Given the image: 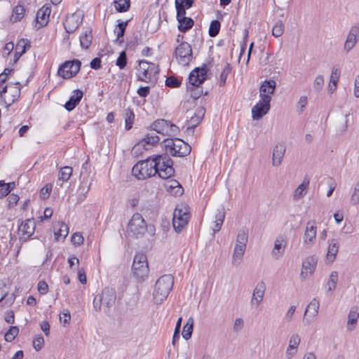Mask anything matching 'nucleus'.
Returning a JSON list of instances; mask_svg holds the SVG:
<instances>
[{
  "instance_id": "13d9d810",
  "label": "nucleus",
  "mask_w": 359,
  "mask_h": 359,
  "mask_svg": "<svg viewBox=\"0 0 359 359\" xmlns=\"http://www.w3.org/2000/svg\"><path fill=\"white\" fill-rule=\"evenodd\" d=\"M71 315L70 312L67 309H65L61 312L59 316V320L60 323H62L64 326L68 325L70 322Z\"/></svg>"
},
{
  "instance_id": "f704fd0d",
  "label": "nucleus",
  "mask_w": 359,
  "mask_h": 359,
  "mask_svg": "<svg viewBox=\"0 0 359 359\" xmlns=\"http://www.w3.org/2000/svg\"><path fill=\"white\" fill-rule=\"evenodd\" d=\"M54 229V236L56 241H60V238L65 239L69 233V227L64 222L58 223Z\"/></svg>"
},
{
  "instance_id": "a18cd8bd",
  "label": "nucleus",
  "mask_w": 359,
  "mask_h": 359,
  "mask_svg": "<svg viewBox=\"0 0 359 359\" xmlns=\"http://www.w3.org/2000/svg\"><path fill=\"white\" fill-rule=\"evenodd\" d=\"M350 203L352 205H359V181L354 184L352 189L350 196Z\"/></svg>"
},
{
  "instance_id": "20e7f679",
  "label": "nucleus",
  "mask_w": 359,
  "mask_h": 359,
  "mask_svg": "<svg viewBox=\"0 0 359 359\" xmlns=\"http://www.w3.org/2000/svg\"><path fill=\"white\" fill-rule=\"evenodd\" d=\"M149 271L147 256L142 252L135 254L132 265V273L137 281L140 283L144 281L148 276Z\"/></svg>"
},
{
  "instance_id": "680f3d73",
  "label": "nucleus",
  "mask_w": 359,
  "mask_h": 359,
  "mask_svg": "<svg viewBox=\"0 0 359 359\" xmlns=\"http://www.w3.org/2000/svg\"><path fill=\"white\" fill-rule=\"evenodd\" d=\"M244 327V320L241 318H236L233 324V330L234 332L238 333L241 332Z\"/></svg>"
},
{
  "instance_id": "bb28decb",
  "label": "nucleus",
  "mask_w": 359,
  "mask_h": 359,
  "mask_svg": "<svg viewBox=\"0 0 359 359\" xmlns=\"http://www.w3.org/2000/svg\"><path fill=\"white\" fill-rule=\"evenodd\" d=\"M319 306V301L316 298H313L309 302L304 312V316H308V318H306L307 324L311 323V320H309L310 318H313L318 315Z\"/></svg>"
},
{
  "instance_id": "aec40b11",
  "label": "nucleus",
  "mask_w": 359,
  "mask_h": 359,
  "mask_svg": "<svg viewBox=\"0 0 359 359\" xmlns=\"http://www.w3.org/2000/svg\"><path fill=\"white\" fill-rule=\"evenodd\" d=\"M270 109L269 98L265 97L252 108V117L254 120H259L266 114Z\"/></svg>"
},
{
  "instance_id": "e2e57ef3",
  "label": "nucleus",
  "mask_w": 359,
  "mask_h": 359,
  "mask_svg": "<svg viewBox=\"0 0 359 359\" xmlns=\"http://www.w3.org/2000/svg\"><path fill=\"white\" fill-rule=\"evenodd\" d=\"M52 188L53 185L51 184H46L43 187H42L40 191L41 198L43 199L48 198Z\"/></svg>"
},
{
  "instance_id": "2eb2a0df",
  "label": "nucleus",
  "mask_w": 359,
  "mask_h": 359,
  "mask_svg": "<svg viewBox=\"0 0 359 359\" xmlns=\"http://www.w3.org/2000/svg\"><path fill=\"white\" fill-rule=\"evenodd\" d=\"M318 264L317 256L313 255L306 257L302 262L300 278L305 280L309 278L315 272Z\"/></svg>"
},
{
  "instance_id": "c9c22d12",
  "label": "nucleus",
  "mask_w": 359,
  "mask_h": 359,
  "mask_svg": "<svg viewBox=\"0 0 359 359\" xmlns=\"http://www.w3.org/2000/svg\"><path fill=\"white\" fill-rule=\"evenodd\" d=\"M225 218V211L224 208L217 210V213L215 215V220L214 221V227L212 228L213 235L218 232L222 226Z\"/></svg>"
},
{
  "instance_id": "c85d7f7f",
  "label": "nucleus",
  "mask_w": 359,
  "mask_h": 359,
  "mask_svg": "<svg viewBox=\"0 0 359 359\" xmlns=\"http://www.w3.org/2000/svg\"><path fill=\"white\" fill-rule=\"evenodd\" d=\"M50 13V9L46 6H43L38 11L36 21L39 25V27H43L48 23Z\"/></svg>"
},
{
  "instance_id": "cd10ccee",
  "label": "nucleus",
  "mask_w": 359,
  "mask_h": 359,
  "mask_svg": "<svg viewBox=\"0 0 359 359\" xmlns=\"http://www.w3.org/2000/svg\"><path fill=\"white\" fill-rule=\"evenodd\" d=\"M205 113V109L203 107H198L196 109L193 115L190 116L188 121V128L194 129L196 128L202 121Z\"/></svg>"
},
{
  "instance_id": "0e129e2a",
  "label": "nucleus",
  "mask_w": 359,
  "mask_h": 359,
  "mask_svg": "<svg viewBox=\"0 0 359 359\" xmlns=\"http://www.w3.org/2000/svg\"><path fill=\"white\" fill-rule=\"evenodd\" d=\"M44 344L43 337L41 335L36 336L33 340V346L36 350H40Z\"/></svg>"
},
{
  "instance_id": "69168bd1",
  "label": "nucleus",
  "mask_w": 359,
  "mask_h": 359,
  "mask_svg": "<svg viewBox=\"0 0 359 359\" xmlns=\"http://www.w3.org/2000/svg\"><path fill=\"white\" fill-rule=\"evenodd\" d=\"M15 182L6 183L5 187L1 189L0 194L2 196H7L15 188Z\"/></svg>"
},
{
  "instance_id": "423d86ee",
  "label": "nucleus",
  "mask_w": 359,
  "mask_h": 359,
  "mask_svg": "<svg viewBox=\"0 0 359 359\" xmlns=\"http://www.w3.org/2000/svg\"><path fill=\"white\" fill-rule=\"evenodd\" d=\"M163 143L166 154L172 156L183 157L191 152V147L180 139H166Z\"/></svg>"
},
{
  "instance_id": "8fccbe9b",
  "label": "nucleus",
  "mask_w": 359,
  "mask_h": 359,
  "mask_svg": "<svg viewBox=\"0 0 359 359\" xmlns=\"http://www.w3.org/2000/svg\"><path fill=\"white\" fill-rule=\"evenodd\" d=\"M308 104V97L306 95H302L297 102V110L298 113L302 114Z\"/></svg>"
},
{
  "instance_id": "1a4fd4ad",
  "label": "nucleus",
  "mask_w": 359,
  "mask_h": 359,
  "mask_svg": "<svg viewBox=\"0 0 359 359\" xmlns=\"http://www.w3.org/2000/svg\"><path fill=\"white\" fill-rule=\"evenodd\" d=\"M248 240V234L245 231H241L238 233L231 260V264L235 267H238L243 260Z\"/></svg>"
},
{
  "instance_id": "72a5a7b5",
  "label": "nucleus",
  "mask_w": 359,
  "mask_h": 359,
  "mask_svg": "<svg viewBox=\"0 0 359 359\" xmlns=\"http://www.w3.org/2000/svg\"><path fill=\"white\" fill-rule=\"evenodd\" d=\"M177 18L179 22L178 28L181 32H186L194 25V21L190 18H186L185 14L180 15L177 12Z\"/></svg>"
},
{
  "instance_id": "f257e3e1",
  "label": "nucleus",
  "mask_w": 359,
  "mask_h": 359,
  "mask_svg": "<svg viewBox=\"0 0 359 359\" xmlns=\"http://www.w3.org/2000/svg\"><path fill=\"white\" fill-rule=\"evenodd\" d=\"M174 285V277L170 274L161 276L156 282L153 291V302L159 305L164 302L170 294Z\"/></svg>"
},
{
  "instance_id": "338daca9",
  "label": "nucleus",
  "mask_w": 359,
  "mask_h": 359,
  "mask_svg": "<svg viewBox=\"0 0 359 359\" xmlns=\"http://www.w3.org/2000/svg\"><path fill=\"white\" fill-rule=\"evenodd\" d=\"M180 84V81L172 76L168 77L165 80V85L168 87L176 88L178 87Z\"/></svg>"
},
{
  "instance_id": "a19ab883",
  "label": "nucleus",
  "mask_w": 359,
  "mask_h": 359,
  "mask_svg": "<svg viewBox=\"0 0 359 359\" xmlns=\"http://www.w3.org/2000/svg\"><path fill=\"white\" fill-rule=\"evenodd\" d=\"M193 327H194V320L193 318H189L187 323L184 325L182 330V337L188 340L191 338L192 332H193Z\"/></svg>"
},
{
  "instance_id": "7ed1b4c3",
  "label": "nucleus",
  "mask_w": 359,
  "mask_h": 359,
  "mask_svg": "<svg viewBox=\"0 0 359 359\" xmlns=\"http://www.w3.org/2000/svg\"><path fill=\"white\" fill-rule=\"evenodd\" d=\"M156 163L154 161V156L144 161L137 163L132 169L133 175L138 180H146L151 177L158 172L155 169Z\"/></svg>"
},
{
  "instance_id": "39448f33",
  "label": "nucleus",
  "mask_w": 359,
  "mask_h": 359,
  "mask_svg": "<svg viewBox=\"0 0 359 359\" xmlns=\"http://www.w3.org/2000/svg\"><path fill=\"white\" fill-rule=\"evenodd\" d=\"M116 299V291L112 288L106 287L94 298L93 307L96 311H101L102 309H104V311H107L110 307L114 305Z\"/></svg>"
},
{
  "instance_id": "9d476101",
  "label": "nucleus",
  "mask_w": 359,
  "mask_h": 359,
  "mask_svg": "<svg viewBox=\"0 0 359 359\" xmlns=\"http://www.w3.org/2000/svg\"><path fill=\"white\" fill-rule=\"evenodd\" d=\"M19 82L7 83L0 91V99L7 105L11 106L20 95Z\"/></svg>"
},
{
  "instance_id": "6ab92c4d",
  "label": "nucleus",
  "mask_w": 359,
  "mask_h": 359,
  "mask_svg": "<svg viewBox=\"0 0 359 359\" xmlns=\"http://www.w3.org/2000/svg\"><path fill=\"white\" fill-rule=\"evenodd\" d=\"M265 291L266 284L264 283V282L262 280L258 282L252 291L250 299L251 307L257 308L260 305V304L263 301Z\"/></svg>"
},
{
  "instance_id": "5701e85b",
  "label": "nucleus",
  "mask_w": 359,
  "mask_h": 359,
  "mask_svg": "<svg viewBox=\"0 0 359 359\" xmlns=\"http://www.w3.org/2000/svg\"><path fill=\"white\" fill-rule=\"evenodd\" d=\"M81 15L76 13L68 15L64 23L65 29L69 34L73 33L81 23Z\"/></svg>"
},
{
  "instance_id": "09e8293b",
  "label": "nucleus",
  "mask_w": 359,
  "mask_h": 359,
  "mask_svg": "<svg viewBox=\"0 0 359 359\" xmlns=\"http://www.w3.org/2000/svg\"><path fill=\"white\" fill-rule=\"evenodd\" d=\"M19 333V329L16 326L11 327L9 330L5 334L4 338L6 341L11 342L15 339Z\"/></svg>"
},
{
  "instance_id": "b1692460",
  "label": "nucleus",
  "mask_w": 359,
  "mask_h": 359,
  "mask_svg": "<svg viewBox=\"0 0 359 359\" xmlns=\"http://www.w3.org/2000/svg\"><path fill=\"white\" fill-rule=\"evenodd\" d=\"M205 68H195L189 74V83L193 86H198L206 78Z\"/></svg>"
},
{
  "instance_id": "ea45409f",
  "label": "nucleus",
  "mask_w": 359,
  "mask_h": 359,
  "mask_svg": "<svg viewBox=\"0 0 359 359\" xmlns=\"http://www.w3.org/2000/svg\"><path fill=\"white\" fill-rule=\"evenodd\" d=\"M338 282V273L337 271H332L330 274L329 279L327 283V292H332L335 290Z\"/></svg>"
},
{
  "instance_id": "37998d69",
  "label": "nucleus",
  "mask_w": 359,
  "mask_h": 359,
  "mask_svg": "<svg viewBox=\"0 0 359 359\" xmlns=\"http://www.w3.org/2000/svg\"><path fill=\"white\" fill-rule=\"evenodd\" d=\"M72 168L70 166L62 168L58 173V180L63 182H67L72 175Z\"/></svg>"
},
{
  "instance_id": "f8f14e48",
  "label": "nucleus",
  "mask_w": 359,
  "mask_h": 359,
  "mask_svg": "<svg viewBox=\"0 0 359 359\" xmlns=\"http://www.w3.org/2000/svg\"><path fill=\"white\" fill-rule=\"evenodd\" d=\"M151 128L163 135H175L179 133V128L165 119H158L151 124Z\"/></svg>"
},
{
  "instance_id": "ddd939ff",
  "label": "nucleus",
  "mask_w": 359,
  "mask_h": 359,
  "mask_svg": "<svg viewBox=\"0 0 359 359\" xmlns=\"http://www.w3.org/2000/svg\"><path fill=\"white\" fill-rule=\"evenodd\" d=\"M175 56L179 64L188 65L192 59V49L187 42H182L175 50Z\"/></svg>"
},
{
  "instance_id": "6e6552de",
  "label": "nucleus",
  "mask_w": 359,
  "mask_h": 359,
  "mask_svg": "<svg viewBox=\"0 0 359 359\" xmlns=\"http://www.w3.org/2000/svg\"><path fill=\"white\" fill-rule=\"evenodd\" d=\"M189 218V208L187 205L182 203L177 205L172 217V226L175 230L177 232H181L187 225Z\"/></svg>"
},
{
  "instance_id": "603ef678",
  "label": "nucleus",
  "mask_w": 359,
  "mask_h": 359,
  "mask_svg": "<svg viewBox=\"0 0 359 359\" xmlns=\"http://www.w3.org/2000/svg\"><path fill=\"white\" fill-rule=\"evenodd\" d=\"M116 10L119 12L126 11L130 6L129 0H117L114 2Z\"/></svg>"
},
{
  "instance_id": "774afa93",
  "label": "nucleus",
  "mask_w": 359,
  "mask_h": 359,
  "mask_svg": "<svg viewBox=\"0 0 359 359\" xmlns=\"http://www.w3.org/2000/svg\"><path fill=\"white\" fill-rule=\"evenodd\" d=\"M14 48V43L13 42H8L7 43L3 50H2V55L4 57H8L11 53L12 52V50H13Z\"/></svg>"
},
{
  "instance_id": "4d7b16f0",
  "label": "nucleus",
  "mask_w": 359,
  "mask_h": 359,
  "mask_svg": "<svg viewBox=\"0 0 359 359\" xmlns=\"http://www.w3.org/2000/svg\"><path fill=\"white\" fill-rule=\"evenodd\" d=\"M126 25V22H122L118 24L117 27L115 29V32L116 34V41H119L120 42L122 41L121 38H122L124 34Z\"/></svg>"
},
{
  "instance_id": "49530a36",
  "label": "nucleus",
  "mask_w": 359,
  "mask_h": 359,
  "mask_svg": "<svg viewBox=\"0 0 359 359\" xmlns=\"http://www.w3.org/2000/svg\"><path fill=\"white\" fill-rule=\"evenodd\" d=\"M285 30V26L281 20H278L273 27L272 35L276 37H280L283 35Z\"/></svg>"
},
{
  "instance_id": "3c124183",
  "label": "nucleus",
  "mask_w": 359,
  "mask_h": 359,
  "mask_svg": "<svg viewBox=\"0 0 359 359\" xmlns=\"http://www.w3.org/2000/svg\"><path fill=\"white\" fill-rule=\"evenodd\" d=\"M301 342V338L297 333L292 334L289 339L287 347H291L298 349Z\"/></svg>"
},
{
  "instance_id": "f03ea898",
  "label": "nucleus",
  "mask_w": 359,
  "mask_h": 359,
  "mask_svg": "<svg viewBox=\"0 0 359 359\" xmlns=\"http://www.w3.org/2000/svg\"><path fill=\"white\" fill-rule=\"evenodd\" d=\"M148 229H149L151 234L154 233L155 229L147 225L142 215L135 213L128 222L126 235L130 238H140L145 234Z\"/></svg>"
},
{
  "instance_id": "052dcab7",
  "label": "nucleus",
  "mask_w": 359,
  "mask_h": 359,
  "mask_svg": "<svg viewBox=\"0 0 359 359\" xmlns=\"http://www.w3.org/2000/svg\"><path fill=\"white\" fill-rule=\"evenodd\" d=\"M341 74V70L339 68L334 67L332 69V72L330 77V82L338 83Z\"/></svg>"
},
{
  "instance_id": "864d4df0",
  "label": "nucleus",
  "mask_w": 359,
  "mask_h": 359,
  "mask_svg": "<svg viewBox=\"0 0 359 359\" xmlns=\"http://www.w3.org/2000/svg\"><path fill=\"white\" fill-rule=\"evenodd\" d=\"M220 29V23L218 20L211 22L209 27V35L212 37L216 36Z\"/></svg>"
},
{
  "instance_id": "de8ad7c7",
  "label": "nucleus",
  "mask_w": 359,
  "mask_h": 359,
  "mask_svg": "<svg viewBox=\"0 0 359 359\" xmlns=\"http://www.w3.org/2000/svg\"><path fill=\"white\" fill-rule=\"evenodd\" d=\"M135 118V114L131 109H126L125 112V123L126 128L130 130L132 126Z\"/></svg>"
},
{
  "instance_id": "4c0bfd02",
  "label": "nucleus",
  "mask_w": 359,
  "mask_h": 359,
  "mask_svg": "<svg viewBox=\"0 0 359 359\" xmlns=\"http://www.w3.org/2000/svg\"><path fill=\"white\" fill-rule=\"evenodd\" d=\"M160 139L158 136L156 135H147L144 138H143L137 145L133 147V150L139 149L142 147H145L146 144L148 145H155L159 142Z\"/></svg>"
},
{
  "instance_id": "6e6d98bb",
  "label": "nucleus",
  "mask_w": 359,
  "mask_h": 359,
  "mask_svg": "<svg viewBox=\"0 0 359 359\" xmlns=\"http://www.w3.org/2000/svg\"><path fill=\"white\" fill-rule=\"evenodd\" d=\"M296 309L297 307L294 305H292L289 307L283 318V320L285 323H290L292 321Z\"/></svg>"
},
{
  "instance_id": "393cba45",
  "label": "nucleus",
  "mask_w": 359,
  "mask_h": 359,
  "mask_svg": "<svg viewBox=\"0 0 359 359\" xmlns=\"http://www.w3.org/2000/svg\"><path fill=\"white\" fill-rule=\"evenodd\" d=\"M276 88V81L274 80H266L262 83L259 88L260 99L264 100L265 97L269 98L271 102V95L273 94Z\"/></svg>"
},
{
  "instance_id": "4be33fe9",
  "label": "nucleus",
  "mask_w": 359,
  "mask_h": 359,
  "mask_svg": "<svg viewBox=\"0 0 359 359\" xmlns=\"http://www.w3.org/2000/svg\"><path fill=\"white\" fill-rule=\"evenodd\" d=\"M36 227L33 219H28L22 222L18 227V233L22 239L29 238L34 232Z\"/></svg>"
},
{
  "instance_id": "a878e982",
  "label": "nucleus",
  "mask_w": 359,
  "mask_h": 359,
  "mask_svg": "<svg viewBox=\"0 0 359 359\" xmlns=\"http://www.w3.org/2000/svg\"><path fill=\"white\" fill-rule=\"evenodd\" d=\"M339 243L337 239L333 238L328 241L326 261L329 263L333 262L339 251Z\"/></svg>"
},
{
  "instance_id": "5fc2aeb1",
  "label": "nucleus",
  "mask_w": 359,
  "mask_h": 359,
  "mask_svg": "<svg viewBox=\"0 0 359 359\" xmlns=\"http://www.w3.org/2000/svg\"><path fill=\"white\" fill-rule=\"evenodd\" d=\"M324 82H325L324 76L323 75H318L315 78L313 84L315 91H316L318 93L320 92L324 86Z\"/></svg>"
},
{
  "instance_id": "9b49d317",
  "label": "nucleus",
  "mask_w": 359,
  "mask_h": 359,
  "mask_svg": "<svg viewBox=\"0 0 359 359\" xmlns=\"http://www.w3.org/2000/svg\"><path fill=\"white\" fill-rule=\"evenodd\" d=\"M158 66L154 63L149 62L146 60H140L137 69L138 79L145 82L151 81L158 73Z\"/></svg>"
},
{
  "instance_id": "7c9ffc66",
  "label": "nucleus",
  "mask_w": 359,
  "mask_h": 359,
  "mask_svg": "<svg viewBox=\"0 0 359 359\" xmlns=\"http://www.w3.org/2000/svg\"><path fill=\"white\" fill-rule=\"evenodd\" d=\"M359 318V311L358 309L353 308L350 310L348 315V320L346 324V330L348 332H352L356 327L358 319Z\"/></svg>"
},
{
  "instance_id": "c03bdc74",
  "label": "nucleus",
  "mask_w": 359,
  "mask_h": 359,
  "mask_svg": "<svg viewBox=\"0 0 359 359\" xmlns=\"http://www.w3.org/2000/svg\"><path fill=\"white\" fill-rule=\"evenodd\" d=\"M25 14V8L21 5L16 6L13 11V14L11 18V20L15 22L20 21L23 17Z\"/></svg>"
},
{
  "instance_id": "79ce46f5",
  "label": "nucleus",
  "mask_w": 359,
  "mask_h": 359,
  "mask_svg": "<svg viewBox=\"0 0 359 359\" xmlns=\"http://www.w3.org/2000/svg\"><path fill=\"white\" fill-rule=\"evenodd\" d=\"M349 114H346L344 116L338 121L336 126L337 132L339 134H344L348 128V122Z\"/></svg>"
},
{
  "instance_id": "412c9836",
  "label": "nucleus",
  "mask_w": 359,
  "mask_h": 359,
  "mask_svg": "<svg viewBox=\"0 0 359 359\" xmlns=\"http://www.w3.org/2000/svg\"><path fill=\"white\" fill-rule=\"evenodd\" d=\"M286 151L284 143L279 142L274 145L272 151L271 165L273 167H279L283 162Z\"/></svg>"
},
{
  "instance_id": "dca6fc26",
  "label": "nucleus",
  "mask_w": 359,
  "mask_h": 359,
  "mask_svg": "<svg viewBox=\"0 0 359 359\" xmlns=\"http://www.w3.org/2000/svg\"><path fill=\"white\" fill-rule=\"evenodd\" d=\"M287 243L288 238L285 234H279L276 237L273 247L271 252V256L274 259H279L283 256Z\"/></svg>"
},
{
  "instance_id": "a211bd4d",
  "label": "nucleus",
  "mask_w": 359,
  "mask_h": 359,
  "mask_svg": "<svg viewBox=\"0 0 359 359\" xmlns=\"http://www.w3.org/2000/svg\"><path fill=\"white\" fill-rule=\"evenodd\" d=\"M359 41V22L351 26L344 43V50L349 53Z\"/></svg>"
},
{
  "instance_id": "2f4dec72",
  "label": "nucleus",
  "mask_w": 359,
  "mask_h": 359,
  "mask_svg": "<svg viewBox=\"0 0 359 359\" xmlns=\"http://www.w3.org/2000/svg\"><path fill=\"white\" fill-rule=\"evenodd\" d=\"M165 187L166 190L170 192V194L176 196H180L183 194V188L175 180H168L165 183Z\"/></svg>"
},
{
  "instance_id": "4468645a",
  "label": "nucleus",
  "mask_w": 359,
  "mask_h": 359,
  "mask_svg": "<svg viewBox=\"0 0 359 359\" xmlns=\"http://www.w3.org/2000/svg\"><path fill=\"white\" fill-rule=\"evenodd\" d=\"M81 62L78 60L66 61L58 69V76L63 79H69L74 76L79 71Z\"/></svg>"
},
{
  "instance_id": "58836bf2",
  "label": "nucleus",
  "mask_w": 359,
  "mask_h": 359,
  "mask_svg": "<svg viewBox=\"0 0 359 359\" xmlns=\"http://www.w3.org/2000/svg\"><path fill=\"white\" fill-rule=\"evenodd\" d=\"M92 31L90 29H87L85 32L80 36V44L81 48L84 49H87L89 48L92 43Z\"/></svg>"
},
{
  "instance_id": "c756f323",
  "label": "nucleus",
  "mask_w": 359,
  "mask_h": 359,
  "mask_svg": "<svg viewBox=\"0 0 359 359\" xmlns=\"http://www.w3.org/2000/svg\"><path fill=\"white\" fill-rule=\"evenodd\" d=\"M309 180L308 178H304L302 184H300L297 189L294 190L293 193V199L295 201L300 200L303 198L308 191L309 186Z\"/></svg>"
},
{
  "instance_id": "e433bc0d",
  "label": "nucleus",
  "mask_w": 359,
  "mask_h": 359,
  "mask_svg": "<svg viewBox=\"0 0 359 359\" xmlns=\"http://www.w3.org/2000/svg\"><path fill=\"white\" fill-rule=\"evenodd\" d=\"M27 46H29L25 39H21L18 42L15 46V52L14 54V63H16L20 57L26 52Z\"/></svg>"
},
{
  "instance_id": "473e14b6",
  "label": "nucleus",
  "mask_w": 359,
  "mask_h": 359,
  "mask_svg": "<svg viewBox=\"0 0 359 359\" xmlns=\"http://www.w3.org/2000/svg\"><path fill=\"white\" fill-rule=\"evenodd\" d=\"M83 92L80 90H76L73 92V95L70 97L69 101H67L65 105V108L68 111H72L75 107L79 103L82 97Z\"/></svg>"
},
{
  "instance_id": "bf43d9fd",
  "label": "nucleus",
  "mask_w": 359,
  "mask_h": 359,
  "mask_svg": "<svg viewBox=\"0 0 359 359\" xmlns=\"http://www.w3.org/2000/svg\"><path fill=\"white\" fill-rule=\"evenodd\" d=\"M126 53L125 51H122L116 61V65L119 67L120 69H123L126 66Z\"/></svg>"
},
{
  "instance_id": "0eeeda50",
  "label": "nucleus",
  "mask_w": 359,
  "mask_h": 359,
  "mask_svg": "<svg viewBox=\"0 0 359 359\" xmlns=\"http://www.w3.org/2000/svg\"><path fill=\"white\" fill-rule=\"evenodd\" d=\"M156 174L162 179H169L174 175L173 161L167 154L154 155Z\"/></svg>"
},
{
  "instance_id": "f3484780",
  "label": "nucleus",
  "mask_w": 359,
  "mask_h": 359,
  "mask_svg": "<svg viewBox=\"0 0 359 359\" xmlns=\"http://www.w3.org/2000/svg\"><path fill=\"white\" fill-rule=\"evenodd\" d=\"M317 226L315 222L309 221L306 223L303 235V244L306 248H311L316 242Z\"/></svg>"
}]
</instances>
